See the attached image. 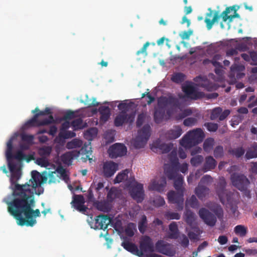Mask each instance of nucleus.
Returning <instances> with one entry per match:
<instances>
[{"instance_id":"obj_36","label":"nucleus","mask_w":257,"mask_h":257,"mask_svg":"<svg viewBox=\"0 0 257 257\" xmlns=\"http://www.w3.org/2000/svg\"><path fill=\"white\" fill-rule=\"evenodd\" d=\"M228 153L236 158H239L242 157L245 153V150L242 147H237L228 150Z\"/></svg>"},{"instance_id":"obj_31","label":"nucleus","mask_w":257,"mask_h":257,"mask_svg":"<svg viewBox=\"0 0 257 257\" xmlns=\"http://www.w3.org/2000/svg\"><path fill=\"white\" fill-rule=\"evenodd\" d=\"M100 113V121L102 122L107 121L110 116V109L108 106H101L98 109Z\"/></svg>"},{"instance_id":"obj_49","label":"nucleus","mask_w":257,"mask_h":257,"mask_svg":"<svg viewBox=\"0 0 257 257\" xmlns=\"http://www.w3.org/2000/svg\"><path fill=\"white\" fill-rule=\"evenodd\" d=\"M203 161V157L201 155H197L193 157L190 161L191 164L193 166H198Z\"/></svg>"},{"instance_id":"obj_30","label":"nucleus","mask_w":257,"mask_h":257,"mask_svg":"<svg viewBox=\"0 0 257 257\" xmlns=\"http://www.w3.org/2000/svg\"><path fill=\"white\" fill-rule=\"evenodd\" d=\"M93 205L98 210L102 212H108L111 210V206L106 201H95Z\"/></svg>"},{"instance_id":"obj_1","label":"nucleus","mask_w":257,"mask_h":257,"mask_svg":"<svg viewBox=\"0 0 257 257\" xmlns=\"http://www.w3.org/2000/svg\"><path fill=\"white\" fill-rule=\"evenodd\" d=\"M26 196H13L11 201H6L8 212L17 220L21 226H33L36 223V217L41 215L39 209L34 210L35 196L28 192Z\"/></svg>"},{"instance_id":"obj_60","label":"nucleus","mask_w":257,"mask_h":257,"mask_svg":"<svg viewBox=\"0 0 257 257\" xmlns=\"http://www.w3.org/2000/svg\"><path fill=\"white\" fill-rule=\"evenodd\" d=\"M76 117V112L72 110H68L63 117V119L65 120H70Z\"/></svg>"},{"instance_id":"obj_3","label":"nucleus","mask_w":257,"mask_h":257,"mask_svg":"<svg viewBox=\"0 0 257 257\" xmlns=\"http://www.w3.org/2000/svg\"><path fill=\"white\" fill-rule=\"evenodd\" d=\"M170 106L174 108H179L180 103L178 98L172 95L161 96L158 99V107L155 109L154 118L156 123H161L163 119L165 113L166 108Z\"/></svg>"},{"instance_id":"obj_56","label":"nucleus","mask_w":257,"mask_h":257,"mask_svg":"<svg viewBox=\"0 0 257 257\" xmlns=\"http://www.w3.org/2000/svg\"><path fill=\"white\" fill-rule=\"evenodd\" d=\"M165 217L168 219H177L178 220L180 218V215L177 212H167L165 214Z\"/></svg>"},{"instance_id":"obj_13","label":"nucleus","mask_w":257,"mask_h":257,"mask_svg":"<svg viewBox=\"0 0 257 257\" xmlns=\"http://www.w3.org/2000/svg\"><path fill=\"white\" fill-rule=\"evenodd\" d=\"M126 147L124 145L119 143L112 145L108 150L109 156L112 159L124 156L126 154Z\"/></svg>"},{"instance_id":"obj_16","label":"nucleus","mask_w":257,"mask_h":257,"mask_svg":"<svg viewBox=\"0 0 257 257\" xmlns=\"http://www.w3.org/2000/svg\"><path fill=\"white\" fill-rule=\"evenodd\" d=\"M200 217L205 224L210 226H214L217 221L216 217L214 214L210 212L205 208H201L198 211Z\"/></svg>"},{"instance_id":"obj_29","label":"nucleus","mask_w":257,"mask_h":257,"mask_svg":"<svg viewBox=\"0 0 257 257\" xmlns=\"http://www.w3.org/2000/svg\"><path fill=\"white\" fill-rule=\"evenodd\" d=\"M217 165L216 161L212 156L206 157L205 159V162L203 165V170L204 172L212 170Z\"/></svg>"},{"instance_id":"obj_62","label":"nucleus","mask_w":257,"mask_h":257,"mask_svg":"<svg viewBox=\"0 0 257 257\" xmlns=\"http://www.w3.org/2000/svg\"><path fill=\"white\" fill-rule=\"evenodd\" d=\"M116 197V190L111 188L107 194V198L110 201H112Z\"/></svg>"},{"instance_id":"obj_34","label":"nucleus","mask_w":257,"mask_h":257,"mask_svg":"<svg viewBox=\"0 0 257 257\" xmlns=\"http://www.w3.org/2000/svg\"><path fill=\"white\" fill-rule=\"evenodd\" d=\"M174 187L177 191H182L184 192L185 188L183 187L184 180L183 177L181 175L177 176V177L174 179Z\"/></svg>"},{"instance_id":"obj_63","label":"nucleus","mask_w":257,"mask_h":257,"mask_svg":"<svg viewBox=\"0 0 257 257\" xmlns=\"http://www.w3.org/2000/svg\"><path fill=\"white\" fill-rule=\"evenodd\" d=\"M37 163L41 167H47L49 165L48 160L45 158H40L37 159Z\"/></svg>"},{"instance_id":"obj_33","label":"nucleus","mask_w":257,"mask_h":257,"mask_svg":"<svg viewBox=\"0 0 257 257\" xmlns=\"http://www.w3.org/2000/svg\"><path fill=\"white\" fill-rule=\"evenodd\" d=\"M169 237L171 239H177L179 236V231L178 225L175 222L171 223L169 225Z\"/></svg>"},{"instance_id":"obj_41","label":"nucleus","mask_w":257,"mask_h":257,"mask_svg":"<svg viewBox=\"0 0 257 257\" xmlns=\"http://www.w3.org/2000/svg\"><path fill=\"white\" fill-rule=\"evenodd\" d=\"M83 145L82 141L74 139L70 142H69L66 144V148L68 149H72L76 148H79Z\"/></svg>"},{"instance_id":"obj_2","label":"nucleus","mask_w":257,"mask_h":257,"mask_svg":"<svg viewBox=\"0 0 257 257\" xmlns=\"http://www.w3.org/2000/svg\"><path fill=\"white\" fill-rule=\"evenodd\" d=\"M31 174L32 178L28 182L23 185L17 184L15 185L13 196H26V195L29 194L28 192L33 194V196H34L35 194L39 195L43 193V188H40L38 193H37L36 190L37 187L41 186L42 176L37 171H33Z\"/></svg>"},{"instance_id":"obj_35","label":"nucleus","mask_w":257,"mask_h":257,"mask_svg":"<svg viewBox=\"0 0 257 257\" xmlns=\"http://www.w3.org/2000/svg\"><path fill=\"white\" fill-rule=\"evenodd\" d=\"M154 145L156 148L159 149L161 151L162 153H168L169 152L171 149L172 145L170 144H166L165 143H160V141H156L154 143Z\"/></svg>"},{"instance_id":"obj_52","label":"nucleus","mask_w":257,"mask_h":257,"mask_svg":"<svg viewBox=\"0 0 257 257\" xmlns=\"http://www.w3.org/2000/svg\"><path fill=\"white\" fill-rule=\"evenodd\" d=\"M224 154L223 148L221 146H218L215 147L214 150V156L217 158H220L223 157Z\"/></svg>"},{"instance_id":"obj_37","label":"nucleus","mask_w":257,"mask_h":257,"mask_svg":"<svg viewBox=\"0 0 257 257\" xmlns=\"http://www.w3.org/2000/svg\"><path fill=\"white\" fill-rule=\"evenodd\" d=\"M13 139H11L8 142L7 144V150L6 152V156L8 161H13L14 157L13 154Z\"/></svg>"},{"instance_id":"obj_57","label":"nucleus","mask_w":257,"mask_h":257,"mask_svg":"<svg viewBox=\"0 0 257 257\" xmlns=\"http://www.w3.org/2000/svg\"><path fill=\"white\" fill-rule=\"evenodd\" d=\"M21 139L23 142H26L28 145H31L33 143L34 136L32 135L23 134L21 135Z\"/></svg>"},{"instance_id":"obj_64","label":"nucleus","mask_w":257,"mask_h":257,"mask_svg":"<svg viewBox=\"0 0 257 257\" xmlns=\"http://www.w3.org/2000/svg\"><path fill=\"white\" fill-rule=\"evenodd\" d=\"M221 59V55L219 54L215 55L211 60V64L215 67H221V63L217 61Z\"/></svg>"},{"instance_id":"obj_40","label":"nucleus","mask_w":257,"mask_h":257,"mask_svg":"<svg viewBox=\"0 0 257 257\" xmlns=\"http://www.w3.org/2000/svg\"><path fill=\"white\" fill-rule=\"evenodd\" d=\"M235 233L240 237H244L247 232V229L242 225H237L234 228Z\"/></svg>"},{"instance_id":"obj_6","label":"nucleus","mask_w":257,"mask_h":257,"mask_svg":"<svg viewBox=\"0 0 257 257\" xmlns=\"http://www.w3.org/2000/svg\"><path fill=\"white\" fill-rule=\"evenodd\" d=\"M204 137L201 128H196L187 132L181 140L180 144L186 149H190L202 142Z\"/></svg>"},{"instance_id":"obj_45","label":"nucleus","mask_w":257,"mask_h":257,"mask_svg":"<svg viewBox=\"0 0 257 257\" xmlns=\"http://www.w3.org/2000/svg\"><path fill=\"white\" fill-rule=\"evenodd\" d=\"M82 123H83V120H82V118H76V119L73 120L71 122V125L72 126V127L73 128L74 130L76 131V130H78L79 129H81L83 127Z\"/></svg>"},{"instance_id":"obj_55","label":"nucleus","mask_w":257,"mask_h":257,"mask_svg":"<svg viewBox=\"0 0 257 257\" xmlns=\"http://www.w3.org/2000/svg\"><path fill=\"white\" fill-rule=\"evenodd\" d=\"M204 125L206 127L207 130L209 132H216L218 128V125L217 123L212 122H206Z\"/></svg>"},{"instance_id":"obj_48","label":"nucleus","mask_w":257,"mask_h":257,"mask_svg":"<svg viewBox=\"0 0 257 257\" xmlns=\"http://www.w3.org/2000/svg\"><path fill=\"white\" fill-rule=\"evenodd\" d=\"M186 203L187 205L194 208L197 207L198 206V201L196 196L194 195H192L189 199L187 200Z\"/></svg>"},{"instance_id":"obj_20","label":"nucleus","mask_w":257,"mask_h":257,"mask_svg":"<svg viewBox=\"0 0 257 257\" xmlns=\"http://www.w3.org/2000/svg\"><path fill=\"white\" fill-rule=\"evenodd\" d=\"M131 195L133 199L137 200L138 202H141L144 199V192L143 185L140 183H137L132 187L131 190Z\"/></svg>"},{"instance_id":"obj_4","label":"nucleus","mask_w":257,"mask_h":257,"mask_svg":"<svg viewBox=\"0 0 257 257\" xmlns=\"http://www.w3.org/2000/svg\"><path fill=\"white\" fill-rule=\"evenodd\" d=\"M209 12L207 13L205 19V22L206 24V27L208 30H210L214 23L221 17L223 22H226L228 20L229 22H232L234 19L233 15H228L231 11L236 12L235 6L227 7L220 15L218 11H213L211 8L208 9Z\"/></svg>"},{"instance_id":"obj_9","label":"nucleus","mask_w":257,"mask_h":257,"mask_svg":"<svg viewBox=\"0 0 257 257\" xmlns=\"http://www.w3.org/2000/svg\"><path fill=\"white\" fill-rule=\"evenodd\" d=\"M230 180L232 185L240 191L245 190L250 184L249 180L245 175L237 173L231 175Z\"/></svg>"},{"instance_id":"obj_18","label":"nucleus","mask_w":257,"mask_h":257,"mask_svg":"<svg viewBox=\"0 0 257 257\" xmlns=\"http://www.w3.org/2000/svg\"><path fill=\"white\" fill-rule=\"evenodd\" d=\"M111 222V218L106 215H99L95 218L94 225L91 228L95 229L105 230Z\"/></svg>"},{"instance_id":"obj_53","label":"nucleus","mask_w":257,"mask_h":257,"mask_svg":"<svg viewBox=\"0 0 257 257\" xmlns=\"http://www.w3.org/2000/svg\"><path fill=\"white\" fill-rule=\"evenodd\" d=\"M197 122V119L196 117H188L184 120L183 124L187 126H192L194 125Z\"/></svg>"},{"instance_id":"obj_27","label":"nucleus","mask_w":257,"mask_h":257,"mask_svg":"<svg viewBox=\"0 0 257 257\" xmlns=\"http://www.w3.org/2000/svg\"><path fill=\"white\" fill-rule=\"evenodd\" d=\"M182 134L181 126L175 125L166 133V137L169 140H174L178 138Z\"/></svg>"},{"instance_id":"obj_22","label":"nucleus","mask_w":257,"mask_h":257,"mask_svg":"<svg viewBox=\"0 0 257 257\" xmlns=\"http://www.w3.org/2000/svg\"><path fill=\"white\" fill-rule=\"evenodd\" d=\"M167 184L165 177H162L159 180H153L149 186V189L162 193L165 190Z\"/></svg>"},{"instance_id":"obj_44","label":"nucleus","mask_w":257,"mask_h":257,"mask_svg":"<svg viewBox=\"0 0 257 257\" xmlns=\"http://www.w3.org/2000/svg\"><path fill=\"white\" fill-rule=\"evenodd\" d=\"M76 136V134L73 131H66L64 132H60L59 137L61 139H67L74 138Z\"/></svg>"},{"instance_id":"obj_46","label":"nucleus","mask_w":257,"mask_h":257,"mask_svg":"<svg viewBox=\"0 0 257 257\" xmlns=\"http://www.w3.org/2000/svg\"><path fill=\"white\" fill-rule=\"evenodd\" d=\"M185 76V75L182 73H177L173 75L171 78V80L174 82L180 83L184 81Z\"/></svg>"},{"instance_id":"obj_12","label":"nucleus","mask_w":257,"mask_h":257,"mask_svg":"<svg viewBox=\"0 0 257 257\" xmlns=\"http://www.w3.org/2000/svg\"><path fill=\"white\" fill-rule=\"evenodd\" d=\"M8 163L9 170L11 173L10 181L11 185L12 186L13 194L15 189V185L19 184L17 183V181L21 177V172L20 169L17 167V164L14 163L13 161H8Z\"/></svg>"},{"instance_id":"obj_7","label":"nucleus","mask_w":257,"mask_h":257,"mask_svg":"<svg viewBox=\"0 0 257 257\" xmlns=\"http://www.w3.org/2000/svg\"><path fill=\"white\" fill-rule=\"evenodd\" d=\"M91 147L90 144H84L79 151H72L64 154L61 157L62 162L68 165H71L72 160L79 157V155H85L86 158H89L91 155ZM90 160V158H88Z\"/></svg>"},{"instance_id":"obj_25","label":"nucleus","mask_w":257,"mask_h":257,"mask_svg":"<svg viewBox=\"0 0 257 257\" xmlns=\"http://www.w3.org/2000/svg\"><path fill=\"white\" fill-rule=\"evenodd\" d=\"M233 196H228L225 199V203L227 202V207L229 209L232 214L234 216H238L239 212L237 210V204L238 202L237 200L233 199Z\"/></svg>"},{"instance_id":"obj_28","label":"nucleus","mask_w":257,"mask_h":257,"mask_svg":"<svg viewBox=\"0 0 257 257\" xmlns=\"http://www.w3.org/2000/svg\"><path fill=\"white\" fill-rule=\"evenodd\" d=\"M131 118V115H128L126 112H121L115 118L114 124L116 126H121L125 122H127Z\"/></svg>"},{"instance_id":"obj_38","label":"nucleus","mask_w":257,"mask_h":257,"mask_svg":"<svg viewBox=\"0 0 257 257\" xmlns=\"http://www.w3.org/2000/svg\"><path fill=\"white\" fill-rule=\"evenodd\" d=\"M128 170L125 169L118 173L114 180V183H119L124 180H126L128 178Z\"/></svg>"},{"instance_id":"obj_23","label":"nucleus","mask_w":257,"mask_h":257,"mask_svg":"<svg viewBox=\"0 0 257 257\" xmlns=\"http://www.w3.org/2000/svg\"><path fill=\"white\" fill-rule=\"evenodd\" d=\"M85 200L82 195H74L73 197V200L71 204L73 207L77 210L80 212L86 211L87 208L84 205Z\"/></svg>"},{"instance_id":"obj_8","label":"nucleus","mask_w":257,"mask_h":257,"mask_svg":"<svg viewBox=\"0 0 257 257\" xmlns=\"http://www.w3.org/2000/svg\"><path fill=\"white\" fill-rule=\"evenodd\" d=\"M169 156L171 164L165 165L164 173L169 180H173L177 177V176L180 175L178 174L179 162L176 152L172 151Z\"/></svg>"},{"instance_id":"obj_19","label":"nucleus","mask_w":257,"mask_h":257,"mask_svg":"<svg viewBox=\"0 0 257 257\" xmlns=\"http://www.w3.org/2000/svg\"><path fill=\"white\" fill-rule=\"evenodd\" d=\"M118 164L112 161H106L103 163L102 173L105 178H109L113 176L118 170Z\"/></svg>"},{"instance_id":"obj_11","label":"nucleus","mask_w":257,"mask_h":257,"mask_svg":"<svg viewBox=\"0 0 257 257\" xmlns=\"http://www.w3.org/2000/svg\"><path fill=\"white\" fill-rule=\"evenodd\" d=\"M168 201L170 203L176 204L178 210H182L183 208L184 192L182 191H170L168 194Z\"/></svg>"},{"instance_id":"obj_42","label":"nucleus","mask_w":257,"mask_h":257,"mask_svg":"<svg viewBox=\"0 0 257 257\" xmlns=\"http://www.w3.org/2000/svg\"><path fill=\"white\" fill-rule=\"evenodd\" d=\"M185 220L188 224L191 225L195 220V214L190 210H186L184 213Z\"/></svg>"},{"instance_id":"obj_47","label":"nucleus","mask_w":257,"mask_h":257,"mask_svg":"<svg viewBox=\"0 0 257 257\" xmlns=\"http://www.w3.org/2000/svg\"><path fill=\"white\" fill-rule=\"evenodd\" d=\"M212 211L215 213V215L218 217L219 220H222L223 218V210L220 205H216L214 206Z\"/></svg>"},{"instance_id":"obj_43","label":"nucleus","mask_w":257,"mask_h":257,"mask_svg":"<svg viewBox=\"0 0 257 257\" xmlns=\"http://www.w3.org/2000/svg\"><path fill=\"white\" fill-rule=\"evenodd\" d=\"M147 219L145 215H142L141 220L138 223L139 230L141 233H144L147 228Z\"/></svg>"},{"instance_id":"obj_59","label":"nucleus","mask_w":257,"mask_h":257,"mask_svg":"<svg viewBox=\"0 0 257 257\" xmlns=\"http://www.w3.org/2000/svg\"><path fill=\"white\" fill-rule=\"evenodd\" d=\"M146 119V114L144 113H140L138 115L137 121L136 125L138 127H141L145 121Z\"/></svg>"},{"instance_id":"obj_26","label":"nucleus","mask_w":257,"mask_h":257,"mask_svg":"<svg viewBox=\"0 0 257 257\" xmlns=\"http://www.w3.org/2000/svg\"><path fill=\"white\" fill-rule=\"evenodd\" d=\"M121 245L125 250L133 254L138 256H141L143 254V253L140 251L137 246L135 243L131 242L125 239L121 243Z\"/></svg>"},{"instance_id":"obj_10","label":"nucleus","mask_w":257,"mask_h":257,"mask_svg":"<svg viewBox=\"0 0 257 257\" xmlns=\"http://www.w3.org/2000/svg\"><path fill=\"white\" fill-rule=\"evenodd\" d=\"M226 182L223 177L220 178L216 187V193L218 195L220 202L224 204L225 199L228 196H233V194L226 190Z\"/></svg>"},{"instance_id":"obj_17","label":"nucleus","mask_w":257,"mask_h":257,"mask_svg":"<svg viewBox=\"0 0 257 257\" xmlns=\"http://www.w3.org/2000/svg\"><path fill=\"white\" fill-rule=\"evenodd\" d=\"M182 90L187 97L194 100L202 98L205 95L203 92L198 91L195 87L190 84L183 86Z\"/></svg>"},{"instance_id":"obj_58","label":"nucleus","mask_w":257,"mask_h":257,"mask_svg":"<svg viewBox=\"0 0 257 257\" xmlns=\"http://www.w3.org/2000/svg\"><path fill=\"white\" fill-rule=\"evenodd\" d=\"M180 243L184 247H187L189 245V240L188 237L183 234L180 236Z\"/></svg>"},{"instance_id":"obj_14","label":"nucleus","mask_w":257,"mask_h":257,"mask_svg":"<svg viewBox=\"0 0 257 257\" xmlns=\"http://www.w3.org/2000/svg\"><path fill=\"white\" fill-rule=\"evenodd\" d=\"M212 178L209 175L203 176L199 183L198 186L195 188V192L199 199L202 200L208 194L209 189L206 186L202 185V183L209 182Z\"/></svg>"},{"instance_id":"obj_24","label":"nucleus","mask_w":257,"mask_h":257,"mask_svg":"<svg viewBox=\"0 0 257 257\" xmlns=\"http://www.w3.org/2000/svg\"><path fill=\"white\" fill-rule=\"evenodd\" d=\"M169 245L164 243L163 240H160L156 243V248L159 252L169 256H173L175 252L171 248L167 247Z\"/></svg>"},{"instance_id":"obj_51","label":"nucleus","mask_w":257,"mask_h":257,"mask_svg":"<svg viewBox=\"0 0 257 257\" xmlns=\"http://www.w3.org/2000/svg\"><path fill=\"white\" fill-rule=\"evenodd\" d=\"M153 203L155 206L160 207L165 204V201L163 197L161 196H157L153 200Z\"/></svg>"},{"instance_id":"obj_32","label":"nucleus","mask_w":257,"mask_h":257,"mask_svg":"<svg viewBox=\"0 0 257 257\" xmlns=\"http://www.w3.org/2000/svg\"><path fill=\"white\" fill-rule=\"evenodd\" d=\"M151 135V126L147 124L144 125L143 128L138 132L139 139H142L144 141H148Z\"/></svg>"},{"instance_id":"obj_39","label":"nucleus","mask_w":257,"mask_h":257,"mask_svg":"<svg viewBox=\"0 0 257 257\" xmlns=\"http://www.w3.org/2000/svg\"><path fill=\"white\" fill-rule=\"evenodd\" d=\"M214 140L212 138H207L203 143V149L206 152H210L213 149Z\"/></svg>"},{"instance_id":"obj_54","label":"nucleus","mask_w":257,"mask_h":257,"mask_svg":"<svg viewBox=\"0 0 257 257\" xmlns=\"http://www.w3.org/2000/svg\"><path fill=\"white\" fill-rule=\"evenodd\" d=\"M147 141L142 139H139V137H137L134 142V146L137 149L143 148L146 145Z\"/></svg>"},{"instance_id":"obj_61","label":"nucleus","mask_w":257,"mask_h":257,"mask_svg":"<svg viewBox=\"0 0 257 257\" xmlns=\"http://www.w3.org/2000/svg\"><path fill=\"white\" fill-rule=\"evenodd\" d=\"M97 130L95 127L91 128L88 130L84 134L85 137L87 138V137L92 138L97 135Z\"/></svg>"},{"instance_id":"obj_50","label":"nucleus","mask_w":257,"mask_h":257,"mask_svg":"<svg viewBox=\"0 0 257 257\" xmlns=\"http://www.w3.org/2000/svg\"><path fill=\"white\" fill-rule=\"evenodd\" d=\"M222 111V108L219 107L214 108L211 112L210 119L211 120H215L217 118H219Z\"/></svg>"},{"instance_id":"obj_15","label":"nucleus","mask_w":257,"mask_h":257,"mask_svg":"<svg viewBox=\"0 0 257 257\" xmlns=\"http://www.w3.org/2000/svg\"><path fill=\"white\" fill-rule=\"evenodd\" d=\"M54 117L51 114L49 116L48 118L39 120L38 115L35 114L31 119L26 122L25 125L27 127L40 126L50 124L54 122Z\"/></svg>"},{"instance_id":"obj_5","label":"nucleus","mask_w":257,"mask_h":257,"mask_svg":"<svg viewBox=\"0 0 257 257\" xmlns=\"http://www.w3.org/2000/svg\"><path fill=\"white\" fill-rule=\"evenodd\" d=\"M204 137L201 128H196L187 132L181 140L180 144L186 149H190L202 142Z\"/></svg>"},{"instance_id":"obj_21","label":"nucleus","mask_w":257,"mask_h":257,"mask_svg":"<svg viewBox=\"0 0 257 257\" xmlns=\"http://www.w3.org/2000/svg\"><path fill=\"white\" fill-rule=\"evenodd\" d=\"M140 252H153L154 251V244L152 239L149 236L143 237L140 243Z\"/></svg>"}]
</instances>
